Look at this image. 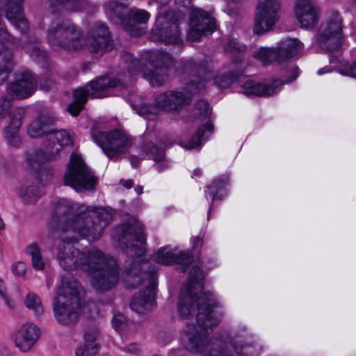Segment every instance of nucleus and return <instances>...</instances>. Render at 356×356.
I'll return each mask as SVG.
<instances>
[{
    "instance_id": "1",
    "label": "nucleus",
    "mask_w": 356,
    "mask_h": 356,
    "mask_svg": "<svg viewBox=\"0 0 356 356\" xmlns=\"http://www.w3.org/2000/svg\"><path fill=\"white\" fill-rule=\"evenodd\" d=\"M57 259L60 266L67 271L80 269L87 272L92 287L97 291L111 289L120 278L114 259L106 258L96 249L80 250L67 240H62L59 243Z\"/></svg>"
},
{
    "instance_id": "2",
    "label": "nucleus",
    "mask_w": 356,
    "mask_h": 356,
    "mask_svg": "<svg viewBox=\"0 0 356 356\" xmlns=\"http://www.w3.org/2000/svg\"><path fill=\"white\" fill-rule=\"evenodd\" d=\"M203 272L197 267L193 266L190 272L188 282L181 290L178 302V311L183 318H188L194 311L193 303L195 302L198 309L197 325H187L181 335V341L186 347L184 337L188 331L197 330V332H207L209 338L213 326L219 323L222 314L214 310L219 306L218 302L211 293L202 292V281Z\"/></svg>"
},
{
    "instance_id": "3",
    "label": "nucleus",
    "mask_w": 356,
    "mask_h": 356,
    "mask_svg": "<svg viewBox=\"0 0 356 356\" xmlns=\"http://www.w3.org/2000/svg\"><path fill=\"white\" fill-rule=\"evenodd\" d=\"M47 41L56 51H79L87 47L97 57L111 49L107 28L96 24L85 39L69 21L53 23L47 32Z\"/></svg>"
},
{
    "instance_id": "4",
    "label": "nucleus",
    "mask_w": 356,
    "mask_h": 356,
    "mask_svg": "<svg viewBox=\"0 0 356 356\" xmlns=\"http://www.w3.org/2000/svg\"><path fill=\"white\" fill-rule=\"evenodd\" d=\"M186 349L201 356H257V348L250 338L236 336L229 344L222 347L221 343L209 338L207 332L189 330L184 338Z\"/></svg>"
},
{
    "instance_id": "5",
    "label": "nucleus",
    "mask_w": 356,
    "mask_h": 356,
    "mask_svg": "<svg viewBox=\"0 0 356 356\" xmlns=\"http://www.w3.org/2000/svg\"><path fill=\"white\" fill-rule=\"evenodd\" d=\"M76 214L68 222V230L89 242L100 238L104 229L111 222L113 213L111 209L92 206L79 205L75 209Z\"/></svg>"
},
{
    "instance_id": "6",
    "label": "nucleus",
    "mask_w": 356,
    "mask_h": 356,
    "mask_svg": "<svg viewBox=\"0 0 356 356\" xmlns=\"http://www.w3.org/2000/svg\"><path fill=\"white\" fill-rule=\"evenodd\" d=\"M80 289L75 280L63 277L52 302V310L56 321L62 325L74 323L81 310Z\"/></svg>"
},
{
    "instance_id": "7",
    "label": "nucleus",
    "mask_w": 356,
    "mask_h": 356,
    "mask_svg": "<svg viewBox=\"0 0 356 356\" xmlns=\"http://www.w3.org/2000/svg\"><path fill=\"white\" fill-rule=\"evenodd\" d=\"M168 59L166 55H158L154 52L147 53L140 60L131 55L126 56L129 72L131 75L141 74L152 86H160L165 82V67L168 65Z\"/></svg>"
},
{
    "instance_id": "8",
    "label": "nucleus",
    "mask_w": 356,
    "mask_h": 356,
    "mask_svg": "<svg viewBox=\"0 0 356 356\" xmlns=\"http://www.w3.org/2000/svg\"><path fill=\"white\" fill-rule=\"evenodd\" d=\"M191 81L187 84L188 92L182 90H168L158 94L155 97V106L150 104H142L137 108V113L140 116L149 120L156 118L159 108L167 111H177L185 104H187L191 95L195 93L192 91Z\"/></svg>"
},
{
    "instance_id": "9",
    "label": "nucleus",
    "mask_w": 356,
    "mask_h": 356,
    "mask_svg": "<svg viewBox=\"0 0 356 356\" xmlns=\"http://www.w3.org/2000/svg\"><path fill=\"white\" fill-rule=\"evenodd\" d=\"M47 137L41 151L26 152L25 161L30 167L34 168L39 163L56 160L60 156L62 147L72 143V137L66 130L52 131L50 129Z\"/></svg>"
},
{
    "instance_id": "10",
    "label": "nucleus",
    "mask_w": 356,
    "mask_h": 356,
    "mask_svg": "<svg viewBox=\"0 0 356 356\" xmlns=\"http://www.w3.org/2000/svg\"><path fill=\"white\" fill-rule=\"evenodd\" d=\"M177 6L189 13L187 38L191 41H199L202 36L211 34L215 29V20L202 9L191 6V0H176Z\"/></svg>"
},
{
    "instance_id": "11",
    "label": "nucleus",
    "mask_w": 356,
    "mask_h": 356,
    "mask_svg": "<svg viewBox=\"0 0 356 356\" xmlns=\"http://www.w3.org/2000/svg\"><path fill=\"white\" fill-rule=\"evenodd\" d=\"M64 183L76 191L83 192L94 190L97 179L82 159L72 154L64 175Z\"/></svg>"
},
{
    "instance_id": "12",
    "label": "nucleus",
    "mask_w": 356,
    "mask_h": 356,
    "mask_svg": "<svg viewBox=\"0 0 356 356\" xmlns=\"http://www.w3.org/2000/svg\"><path fill=\"white\" fill-rule=\"evenodd\" d=\"M117 86L116 81L109 77L104 76L90 82L84 88L74 90V100L68 106V111L72 115H77L83 108L88 97L102 98L107 95V89Z\"/></svg>"
},
{
    "instance_id": "13",
    "label": "nucleus",
    "mask_w": 356,
    "mask_h": 356,
    "mask_svg": "<svg viewBox=\"0 0 356 356\" xmlns=\"http://www.w3.org/2000/svg\"><path fill=\"white\" fill-rule=\"evenodd\" d=\"M120 235L122 246L131 257H142L145 252V238L143 234V226L138 220L134 219L127 224L122 225L118 229Z\"/></svg>"
},
{
    "instance_id": "14",
    "label": "nucleus",
    "mask_w": 356,
    "mask_h": 356,
    "mask_svg": "<svg viewBox=\"0 0 356 356\" xmlns=\"http://www.w3.org/2000/svg\"><path fill=\"white\" fill-rule=\"evenodd\" d=\"M343 22L338 13H331L322 23L318 33V45L327 51H334L343 43Z\"/></svg>"
},
{
    "instance_id": "15",
    "label": "nucleus",
    "mask_w": 356,
    "mask_h": 356,
    "mask_svg": "<svg viewBox=\"0 0 356 356\" xmlns=\"http://www.w3.org/2000/svg\"><path fill=\"white\" fill-rule=\"evenodd\" d=\"M92 138L110 159L125 152L133 145L132 138L118 130L109 133L95 131Z\"/></svg>"
},
{
    "instance_id": "16",
    "label": "nucleus",
    "mask_w": 356,
    "mask_h": 356,
    "mask_svg": "<svg viewBox=\"0 0 356 356\" xmlns=\"http://www.w3.org/2000/svg\"><path fill=\"white\" fill-rule=\"evenodd\" d=\"M179 22V19L172 11L159 14L152 29L154 40L165 44L178 43L180 40Z\"/></svg>"
},
{
    "instance_id": "17",
    "label": "nucleus",
    "mask_w": 356,
    "mask_h": 356,
    "mask_svg": "<svg viewBox=\"0 0 356 356\" xmlns=\"http://www.w3.org/2000/svg\"><path fill=\"white\" fill-rule=\"evenodd\" d=\"M280 0H259L254 18V32L260 35L270 31L278 20Z\"/></svg>"
},
{
    "instance_id": "18",
    "label": "nucleus",
    "mask_w": 356,
    "mask_h": 356,
    "mask_svg": "<svg viewBox=\"0 0 356 356\" xmlns=\"http://www.w3.org/2000/svg\"><path fill=\"white\" fill-rule=\"evenodd\" d=\"M40 337V330L34 323L26 322L10 334L14 346L22 353L31 352Z\"/></svg>"
},
{
    "instance_id": "19",
    "label": "nucleus",
    "mask_w": 356,
    "mask_h": 356,
    "mask_svg": "<svg viewBox=\"0 0 356 356\" xmlns=\"http://www.w3.org/2000/svg\"><path fill=\"white\" fill-rule=\"evenodd\" d=\"M211 114L210 108L204 100L199 101L195 105V115L204 124L200 127L195 134L184 147L187 149H194L201 145L202 140L209 137L213 131V125L209 118Z\"/></svg>"
},
{
    "instance_id": "20",
    "label": "nucleus",
    "mask_w": 356,
    "mask_h": 356,
    "mask_svg": "<svg viewBox=\"0 0 356 356\" xmlns=\"http://www.w3.org/2000/svg\"><path fill=\"white\" fill-rule=\"evenodd\" d=\"M294 12L302 28H313L318 22L320 9L311 0H298L295 4Z\"/></svg>"
},
{
    "instance_id": "21",
    "label": "nucleus",
    "mask_w": 356,
    "mask_h": 356,
    "mask_svg": "<svg viewBox=\"0 0 356 356\" xmlns=\"http://www.w3.org/2000/svg\"><path fill=\"white\" fill-rule=\"evenodd\" d=\"M119 12L115 11L111 4L108 7V11L110 14V18L114 20L116 23H119L125 26L129 25L131 19H134L138 23H146L150 15L145 10H140L137 8L129 9L125 3H121L118 6Z\"/></svg>"
},
{
    "instance_id": "22",
    "label": "nucleus",
    "mask_w": 356,
    "mask_h": 356,
    "mask_svg": "<svg viewBox=\"0 0 356 356\" xmlns=\"http://www.w3.org/2000/svg\"><path fill=\"white\" fill-rule=\"evenodd\" d=\"M159 264L170 265L176 264L181 271H185L193 261V257L188 251L169 250L168 247L160 248L154 255Z\"/></svg>"
},
{
    "instance_id": "23",
    "label": "nucleus",
    "mask_w": 356,
    "mask_h": 356,
    "mask_svg": "<svg viewBox=\"0 0 356 356\" xmlns=\"http://www.w3.org/2000/svg\"><path fill=\"white\" fill-rule=\"evenodd\" d=\"M236 79L231 74L213 75L212 72H204L203 74L196 76L191 80L192 91L198 92L204 89L209 84H215L220 88L229 87Z\"/></svg>"
},
{
    "instance_id": "24",
    "label": "nucleus",
    "mask_w": 356,
    "mask_h": 356,
    "mask_svg": "<svg viewBox=\"0 0 356 356\" xmlns=\"http://www.w3.org/2000/svg\"><path fill=\"white\" fill-rule=\"evenodd\" d=\"M36 87L37 83L33 75L26 73L8 86L7 93L12 99H24L31 96L35 90Z\"/></svg>"
},
{
    "instance_id": "25",
    "label": "nucleus",
    "mask_w": 356,
    "mask_h": 356,
    "mask_svg": "<svg viewBox=\"0 0 356 356\" xmlns=\"http://www.w3.org/2000/svg\"><path fill=\"white\" fill-rule=\"evenodd\" d=\"M0 17H1V10L0 9ZM0 38L6 41L8 43V48H24L26 51L33 58L38 60L45 59L47 57V53L44 51L40 50L37 43L35 41L30 40L26 41L24 44H19V41L11 36L7 31L5 29L3 24L1 22V17H0Z\"/></svg>"
},
{
    "instance_id": "26",
    "label": "nucleus",
    "mask_w": 356,
    "mask_h": 356,
    "mask_svg": "<svg viewBox=\"0 0 356 356\" xmlns=\"http://www.w3.org/2000/svg\"><path fill=\"white\" fill-rule=\"evenodd\" d=\"M22 3L23 0H8L6 16L21 33H26L29 30V25L22 14Z\"/></svg>"
},
{
    "instance_id": "27",
    "label": "nucleus",
    "mask_w": 356,
    "mask_h": 356,
    "mask_svg": "<svg viewBox=\"0 0 356 356\" xmlns=\"http://www.w3.org/2000/svg\"><path fill=\"white\" fill-rule=\"evenodd\" d=\"M24 113V111L22 108L13 110L10 124L3 131L4 138L7 143L14 147H19L21 145V138L18 136V131L22 125Z\"/></svg>"
},
{
    "instance_id": "28",
    "label": "nucleus",
    "mask_w": 356,
    "mask_h": 356,
    "mask_svg": "<svg viewBox=\"0 0 356 356\" xmlns=\"http://www.w3.org/2000/svg\"><path fill=\"white\" fill-rule=\"evenodd\" d=\"M98 335L99 330L96 327L87 329L83 334V343L76 349V356H97L99 349Z\"/></svg>"
},
{
    "instance_id": "29",
    "label": "nucleus",
    "mask_w": 356,
    "mask_h": 356,
    "mask_svg": "<svg viewBox=\"0 0 356 356\" xmlns=\"http://www.w3.org/2000/svg\"><path fill=\"white\" fill-rule=\"evenodd\" d=\"M283 83L280 80H275L271 84H263L253 81H248L241 87V92L247 96L272 95L276 93L278 88Z\"/></svg>"
},
{
    "instance_id": "30",
    "label": "nucleus",
    "mask_w": 356,
    "mask_h": 356,
    "mask_svg": "<svg viewBox=\"0 0 356 356\" xmlns=\"http://www.w3.org/2000/svg\"><path fill=\"white\" fill-rule=\"evenodd\" d=\"M154 297V286L151 284L133 298L130 307L133 311L139 314L148 312L153 307Z\"/></svg>"
},
{
    "instance_id": "31",
    "label": "nucleus",
    "mask_w": 356,
    "mask_h": 356,
    "mask_svg": "<svg viewBox=\"0 0 356 356\" xmlns=\"http://www.w3.org/2000/svg\"><path fill=\"white\" fill-rule=\"evenodd\" d=\"M51 123L52 120L47 115H40L30 124L28 134L32 138L47 136Z\"/></svg>"
},
{
    "instance_id": "32",
    "label": "nucleus",
    "mask_w": 356,
    "mask_h": 356,
    "mask_svg": "<svg viewBox=\"0 0 356 356\" xmlns=\"http://www.w3.org/2000/svg\"><path fill=\"white\" fill-rule=\"evenodd\" d=\"M52 8H56L63 3H66V8L74 11H82L89 13L95 6L88 0H48Z\"/></svg>"
},
{
    "instance_id": "33",
    "label": "nucleus",
    "mask_w": 356,
    "mask_h": 356,
    "mask_svg": "<svg viewBox=\"0 0 356 356\" xmlns=\"http://www.w3.org/2000/svg\"><path fill=\"white\" fill-rule=\"evenodd\" d=\"M282 61L298 54L302 49V44L297 39L291 38L282 42L278 47Z\"/></svg>"
},
{
    "instance_id": "34",
    "label": "nucleus",
    "mask_w": 356,
    "mask_h": 356,
    "mask_svg": "<svg viewBox=\"0 0 356 356\" xmlns=\"http://www.w3.org/2000/svg\"><path fill=\"white\" fill-rule=\"evenodd\" d=\"M280 55L278 47L277 49L260 47L253 54V56L264 65H268L275 60L282 62Z\"/></svg>"
},
{
    "instance_id": "35",
    "label": "nucleus",
    "mask_w": 356,
    "mask_h": 356,
    "mask_svg": "<svg viewBox=\"0 0 356 356\" xmlns=\"http://www.w3.org/2000/svg\"><path fill=\"white\" fill-rule=\"evenodd\" d=\"M24 304L27 309L37 316H41L44 313V308L40 297L33 292L28 293L24 300Z\"/></svg>"
},
{
    "instance_id": "36",
    "label": "nucleus",
    "mask_w": 356,
    "mask_h": 356,
    "mask_svg": "<svg viewBox=\"0 0 356 356\" xmlns=\"http://www.w3.org/2000/svg\"><path fill=\"white\" fill-rule=\"evenodd\" d=\"M143 149L146 152V154L149 153L152 155L153 159L156 162L155 168L159 172H161L168 167V162L163 161L165 156L164 152L154 146L152 140L144 144Z\"/></svg>"
},
{
    "instance_id": "37",
    "label": "nucleus",
    "mask_w": 356,
    "mask_h": 356,
    "mask_svg": "<svg viewBox=\"0 0 356 356\" xmlns=\"http://www.w3.org/2000/svg\"><path fill=\"white\" fill-rule=\"evenodd\" d=\"M26 252L31 257L33 268L38 270H42L45 267V263L39 246L36 243H31L27 246Z\"/></svg>"
},
{
    "instance_id": "38",
    "label": "nucleus",
    "mask_w": 356,
    "mask_h": 356,
    "mask_svg": "<svg viewBox=\"0 0 356 356\" xmlns=\"http://www.w3.org/2000/svg\"><path fill=\"white\" fill-rule=\"evenodd\" d=\"M225 181L218 179L215 180L208 187L209 193L212 196L213 200L221 199L225 195Z\"/></svg>"
},
{
    "instance_id": "39",
    "label": "nucleus",
    "mask_w": 356,
    "mask_h": 356,
    "mask_svg": "<svg viewBox=\"0 0 356 356\" xmlns=\"http://www.w3.org/2000/svg\"><path fill=\"white\" fill-rule=\"evenodd\" d=\"M18 194L26 203H33L40 197V193L33 186L22 187L18 190Z\"/></svg>"
},
{
    "instance_id": "40",
    "label": "nucleus",
    "mask_w": 356,
    "mask_h": 356,
    "mask_svg": "<svg viewBox=\"0 0 356 356\" xmlns=\"http://www.w3.org/2000/svg\"><path fill=\"white\" fill-rule=\"evenodd\" d=\"M0 298L3 301L5 306L8 309H13L15 307V302L9 293L4 280L0 277Z\"/></svg>"
},
{
    "instance_id": "41",
    "label": "nucleus",
    "mask_w": 356,
    "mask_h": 356,
    "mask_svg": "<svg viewBox=\"0 0 356 356\" xmlns=\"http://www.w3.org/2000/svg\"><path fill=\"white\" fill-rule=\"evenodd\" d=\"M12 99L11 97H9V98L8 97H3L0 99V118H4L8 115L10 121H11L13 110L17 108V107L12 108Z\"/></svg>"
},
{
    "instance_id": "42",
    "label": "nucleus",
    "mask_w": 356,
    "mask_h": 356,
    "mask_svg": "<svg viewBox=\"0 0 356 356\" xmlns=\"http://www.w3.org/2000/svg\"><path fill=\"white\" fill-rule=\"evenodd\" d=\"M11 270L15 275L24 276L26 272V264L22 261H17L13 264Z\"/></svg>"
},
{
    "instance_id": "43",
    "label": "nucleus",
    "mask_w": 356,
    "mask_h": 356,
    "mask_svg": "<svg viewBox=\"0 0 356 356\" xmlns=\"http://www.w3.org/2000/svg\"><path fill=\"white\" fill-rule=\"evenodd\" d=\"M113 327L118 331L123 330L125 325V318L121 314H117L114 315L113 321Z\"/></svg>"
},
{
    "instance_id": "44",
    "label": "nucleus",
    "mask_w": 356,
    "mask_h": 356,
    "mask_svg": "<svg viewBox=\"0 0 356 356\" xmlns=\"http://www.w3.org/2000/svg\"><path fill=\"white\" fill-rule=\"evenodd\" d=\"M12 63L10 60L6 63V66L0 69V83H3L8 78V74L11 70Z\"/></svg>"
},
{
    "instance_id": "45",
    "label": "nucleus",
    "mask_w": 356,
    "mask_h": 356,
    "mask_svg": "<svg viewBox=\"0 0 356 356\" xmlns=\"http://www.w3.org/2000/svg\"><path fill=\"white\" fill-rule=\"evenodd\" d=\"M122 350L129 353L136 354L140 350V345L136 343H131L127 346H125L122 348Z\"/></svg>"
},
{
    "instance_id": "46",
    "label": "nucleus",
    "mask_w": 356,
    "mask_h": 356,
    "mask_svg": "<svg viewBox=\"0 0 356 356\" xmlns=\"http://www.w3.org/2000/svg\"><path fill=\"white\" fill-rule=\"evenodd\" d=\"M129 0H113L111 1L108 2L105 6V10L106 15L110 17V14L108 11V7L109 5L111 4L113 8L117 11L119 12V10L118 9V6L120 5L121 3H124V1H128Z\"/></svg>"
},
{
    "instance_id": "47",
    "label": "nucleus",
    "mask_w": 356,
    "mask_h": 356,
    "mask_svg": "<svg viewBox=\"0 0 356 356\" xmlns=\"http://www.w3.org/2000/svg\"><path fill=\"white\" fill-rule=\"evenodd\" d=\"M345 74L356 79V60L347 69Z\"/></svg>"
},
{
    "instance_id": "48",
    "label": "nucleus",
    "mask_w": 356,
    "mask_h": 356,
    "mask_svg": "<svg viewBox=\"0 0 356 356\" xmlns=\"http://www.w3.org/2000/svg\"><path fill=\"white\" fill-rule=\"evenodd\" d=\"M140 159H139L138 156H136L134 155H132L129 157L130 162L133 167H136L138 165V164L139 163L140 160L145 158L144 153H141L140 154Z\"/></svg>"
},
{
    "instance_id": "49",
    "label": "nucleus",
    "mask_w": 356,
    "mask_h": 356,
    "mask_svg": "<svg viewBox=\"0 0 356 356\" xmlns=\"http://www.w3.org/2000/svg\"><path fill=\"white\" fill-rule=\"evenodd\" d=\"M0 356H12L10 348L6 345H0Z\"/></svg>"
},
{
    "instance_id": "50",
    "label": "nucleus",
    "mask_w": 356,
    "mask_h": 356,
    "mask_svg": "<svg viewBox=\"0 0 356 356\" xmlns=\"http://www.w3.org/2000/svg\"><path fill=\"white\" fill-rule=\"evenodd\" d=\"M298 67L295 66V67H293L291 70H290V75H291V78L289 79L286 82H291L292 81H293L294 79H296L298 76Z\"/></svg>"
},
{
    "instance_id": "51",
    "label": "nucleus",
    "mask_w": 356,
    "mask_h": 356,
    "mask_svg": "<svg viewBox=\"0 0 356 356\" xmlns=\"http://www.w3.org/2000/svg\"><path fill=\"white\" fill-rule=\"evenodd\" d=\"M230 49H234L236 51H241L243 49V47L239 44L236 40H232L230 42Z\"/></svg>"
},
{
    "instance_id": "52",
    "label": "nucleus",
    "mask_w": 356,
    "mask_h": 356,
    "mask_svg": "<svg viewBox=\"0 0 356 356\" xmlns=\"http://www.w3.org/2000/svg\"><path fill=\"white\" fill-rule=\"evenodd\" d=\"M185 351L183 350H172L169 353V356H184Z\"/></svg>"
},
{
    "instance_id": "53",
    "label": "nucleus",
    "mask_w": 356,
    "mask_h": 356,
    "mask_svg": "<svg viewBox=\"0 0 356 356\" xmlns=\"http://www.w3.org/2000/svg\"><path fill=\"white\" fill-rule=\"evenodd\" d=\"M121 182L122 183L123 186L127 188H131L134 186V182L131 179H128L126 181L122 180Z\"/></svg>"
},
{
    "instance_id": "54",
    "label": "nucleus",
    "mask_w": 356,
    "mask_h": 356,
    "mask_svg": "<svg viewBox=\"0 0 356 356\" xmlns=\"http://www.w3.org/2000/svg\"><path fill=\"white\" fill-rule=\"evenodd\" d=\"M135 191L138 194L140 195L143 193V188L141 186H136L135 188Z\"/></svg>"
},
{
    "instance_id": "55",
    "label": "nucleus",
    "mask_w": 356,
    "mask_h": 356,
    "mask_svg": "<svg viewBox=\"0 0 356 356\" xmlns=\"http://www.w3.org/2000/svg\"><path fill=\"white\" fill-rule=\"evenodd\" d=\"M154 1L159 4L165 5V4H167L168 2H170V0H154Z\"/></svg>"
},
{
    "instance_id": "56",
    "label": "nucleus",
    "mask_w": 356,
    "mask_h": 356,
    "mask_svg": "<svg viewBox=\"0 0 356 356\" xmlns=\"http://www.w3.org/2000/svg\"><path fill=\"white\" fill-rule=\"evenodd\" d=\"M5 227V224L3 222V220L0 218V230L3 229Z\"/></svg>"
},
{
    "instance_id": "57",
    "label": "nucleus",
    "mask_w": 356,
    "mask_h": 356,
    "mask_svg": "<svg viewBox=\"0 0 356 356\" xmlns=\"http://www.w3.org/2000/svg\"><path fill=\"white\" fill-rule=\"evenodd\" d=\"M193 242L194 245H197V243L200 242V240L198 238H194Z\"/></svg>"
},
{
    "instance_id": "58",
    "label": "nucleus",
    "mask_w": 356,
    "mask_h": 356,
    "mask_svg": "<svg viewBox=\"0 0 356 356\" xmlns=\"http://www.w3.org/2000/svg\"><path fill=\"white\" fill-rule=\"evenodd\" d=\"M328 71H325V69H320L318 71V74L319 75H322L323 74H325V72H327Z\"/></svg>"
},
{
    "instance_id": "59",
    "label": "nucleus",
    "mask_w": 356,
    "mask_h": 356,
    "mask_svg": "<svg viewBox=\"0 0 356 356\" xmlns=\"http://www.w3.org/2000/svg\"><path fill=\"white\" fill-rule=\"evenodd\" d=\"M40 86L42 88L47 89V90H48L50 87L49 85L47 86H44L42 83L40 84Z\"/></svg>"
},
{
    "instance_id": "60",
    "label": "nucleus",
    "mask_w": 356,
    "mask_h": 356,
    "mask_svg": "<svg viewBox=\"0 0 356 356\" xmlns=\"http://www.w3.org/2000/svg\"><path fill=\"white\" fill-rule=\"evenodd\" d=\"M145 140H147V139L149 138H151L150 136H149V134L148 133H146L145 135Z\"/></svg>"
},
{
    "instance_id": "61",
    "label": "nucleus",
    "mask_w": 356,
    "mask_h": 356,
    "mask_svg": "<svg viewBox=\"0 0 356 356\" xmlns=\"http://www.w3.org/2000/svg\"><path fill=\"white\" fill-rule=\"evenodd\" d=\"M130 32H131V34H133V35H139V34H140V33H136H136H134V31H133L132 30H130Z\"/></svg>"
},
{
    "instance_id": "62",
    "label": "nucleus",
    "mask_w": 356,
    "mask_h": 356,
    "mask_svg": "<svg viewBox=\"0 0 356 356\" xmlns=\"http://www.w3.org/2000/svg\"><path fill=\"white\" fill-rule=\"evenodd\" d=\"M63 203H60V205L58 206V209L62 211V209H61V207L63 206Z\"/></svg>"
},
{
    "instance_id": "63",
    "label": "nucleus",
    "mask_w": 356,
    "mask_h": 356,
    "mask_svg": "<svg viewBox=\"0 0 356 356\" xmlns=\"http://www.w3.org/2000/svg\"><path fill=\"white\" fill-rule=\"evenodd\" d=\"M50 284H51L50 280H48L47 281V286H48V287H49Z\"/></svg>"
},
{
    "instance_id": "64",
    "label": "nucleus",
    "mask_w": 356,
    "mask_h": 356,
    "mask_svg": "<svg viewBox=\"0 0 356 356\" xmlns=\"http://www.w3.org/2000/svg\"><path fill=\"white\" fill-rule=\"evenodd\" d=\"M196 173H200V170H195L194 171L193 175H195V174H196Z\"/></svg>"
}]
</instances>
